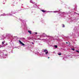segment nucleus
<instances>
[{
  "label": "nucleus",
  "mask_w": 79,
  "mask_h": 79,
  "mask_svg": "<svg viewBox=\"0 0 79 79\" xmlns=\"http://www.w3.org/2000/svg\"><path fill=\"white\" fill-rule=\"evenodd\" d=\"M76 52H78V53H79V51H78V50H77V51H76Z\"/></svg>",
  "instance_id": "10"
},
{
  "label": "nucleus",
  "mask_w": 79,
  "mask_h": 79,
  "mask_svg": "<svg viewBox=\"0 0 79 79\" xmlns=\"http://www.w3.org/2000/svg\"><path fill=\"white\" fill-rule=\"evenodd\" d=\"M58 55H61V53H58Z\"/></svg>",
  "instance_id": "7"
},
{
  "label": "nucleus",
  "mask_w": 79,
  "mask_h": 79,
  "mask_svg": "<svg viewBox=\"0 0 79 79\" xmlns=\"http://www.w3.org/2000/svg\"><path fill=\"white\" fill-rule=\"evenodd\" d=\"M35 34H37V33L35 32Z\"/></svg>",
  "instance_id": "12"
},
{
  "label": "nucleus",
  "mask_w": 79,
  "mask_h": 79,
  "mask_svg": "<svg viewBox=\"0 0 79 79\" xmlns=\"http://www.w3.org/2000/svg\"><path fill=\"white\" fill-rule=\"evenodd\" d=\"M56 12H57V11H54L55 13H56Z\"/></svg>",
  "instance_id": "11"
},
{
  "label": "nucleus",
  "mask_w": 79,
  "mask_h": 79,
  "mask_svg": "<svg viewBox=\"0 0 79 79\" xmlns=\"http://www.w3.org/2000/svg\"><path fill=\"white\" fill-rule=\"evenodd\" d=\"M57 47L58 46L56 45L54 46V47H55V48H57Z\"/></svg>",
  "instance_id": "6"
},
{
  "label": "nucleus",
  "mask_w": 79,
  "mask_h": 79,
  "mask_svg": "<svg viewBox=\"0 0 79 79\" xmlns=\"http://www.w3.org/2000/svg\"><path fill=\"white\" fill-rule=\"evenodd\" d=\"M28 32L30 34H31V31H28Z\"/></svg>",
  "instance_id": "5"
},
{
  "label": "nucleus",
  "mask_w": 79,
  "mask_h": 79,
  "mask_svg": "<svg viewBox=\"0 0 79 79\" xmlns=\"http://www.w3.org/2000/svg\"><path fill=\"white\" fill-rule=\"evenodd\" d=\"M71 49L72 50H73V51H74V49L72 48Z\"/></svg>",
  "instance_id": "9"
},
{
  "label": "nucleus",
  "mask_w": 79,
  "mask_h": 79,
  "mask_svg": "<svg viewBox=\"0 0 79 79\" xmlns=\"http://www.w3.org/2000/svg\"><path fill=\"white\" fill-rule=\"evenodd\" d=\"M5 43V41H4L2 42V45H3V44H4V43Z\"/></svg>",
  "instance_id": "3"
},
{
  "label": "nucleus",
  "mask_w": 79,
  "mask_h": 79,
  "mask_svg": "<svg viewBox=\"0 0 79 79\" xmlns=\"http://www.w3.org/2000/svg\"><path fill=\"white\" fill-rule=\"evenodd\" d=\"M43 12V13H45V12H46V11L45 10H41Z\"/></svg>",
  "instance_id": "4"
},
{
  "label": "nucleus",
  "mask_w": 79,
  "mask_h": 79,
  "mask_svg": "<svg viewBox=\"0 0 79 79\" xmlns=\"http://www.w3.org/2000/svg\"><path fill=\"white\" fill-rule=\"evenodd\" d=\"M66 44H68V43H67V42H66Z\"/></svg>",
  "instance_id": "14"
},
{
  "label": "nucleus",
  "mask_w": 79,
  "mask_h": 79,
  "mask_svg": "<svg viewBox=\"0 0 79 79\" xmlns=\"http://www.w3.org/2000/svg\"><path fill=\"white\" fill-rule=\"evenodd\" d=\"M48 58H50V57H48Z\"/></svg>",
  "instance_id": "13"
},
{
  "label": "nucleus",
  "mask_w": 79,
  "mask_h": 79,
  "mask_svg": "<svg viewBox=\"0 0 79 79\" xmlns=\"http://www.w3.org/2000/svg\"><path fill=\"white\" fill-rule=\"evenodd\" d=\"M62 26L63 27H64V24L62 25Z\"/></svg>",
  "instance_id": "8"
},
{
  "label": "nucleus",
  "mask_w": 79,
  "mask_h": 79,
  "mask_svg": "<svg viewBox=\"0 0 79 79\" xmlns=\"http://www.w3.org/2000/svg\"><path fill=\"white\" fill-rule=\"evenodd\" d=\"M44 52H45V55H47L48 53V52L47 49H45L44 50Z\"/></svg>",
  "instance_id": "1"
},
{
  "label": "nucleus",
  "mask_w": 79,
  "mask_h": 79,
  "mask_svg": "<svg viewBox=\"0 0 79 79\" xmlns=\"http://www.w3.org/2000/svg\"><path fill=\"white\" fill-rule=\"evenodd\" d=\"M19 42L20 44H21V45H23V46L25 45L22 42H21L20 40H19Z\"/></svg>",
  "instance_id": "2"
}]
</instances>
